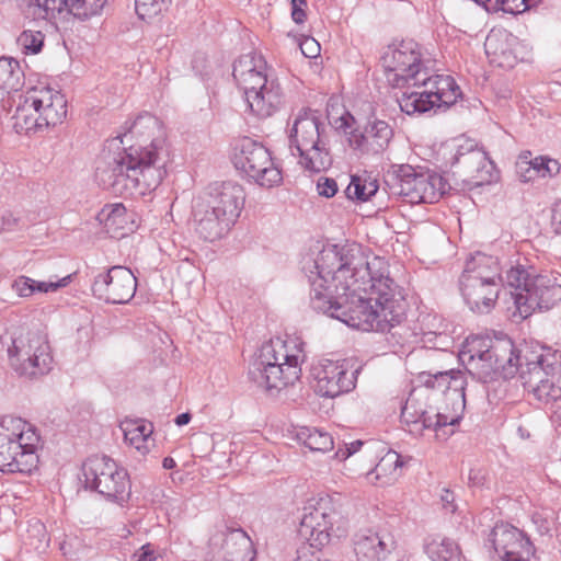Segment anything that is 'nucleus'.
Returning a JSON list of instances; mask_svg holds the SVG:
<instances>
[{"mask_svg":"<svg viewBox=\"0 0 561 561\" xmlns=\"http://www.w3.org/2000/svg\"><path fill=\"white\" fill-rule=\"evenodd\" d=\"M392 194L401 196L410 204L435 203L444 194L445 183L438 174L410 164H401L394 170Z\"/></svg>","mask_w":561,"mask_h":561,"instance_id":"nucleus-13","label":"nucleus"},{"mask_svg":"<svg viewBox=\"0 0 561 561\" xmlns=\"http://www.w3.org/2000/svg\"><path fill=\"white\" fill-rule=\"evenodd\" d=\"M39 435L25 420L12 415L0 419V471L30 473L38 462Z\"/></svg>","mask_w":561,"mask_h":561,"instance_id":"nucleus-7","label":"nucleus"},{"mask_svg":"<svg viewBox=\"0 0 561 561\" xmlns=\"http://www.w3.org/2000/svg\"><path fill=\"white\" fill-rule=\"evenodd\" d=\"M231 159L243 176L260 186L273 187L283 180L282 171L275 164L270 150L249 137L236 144Z\"/></svg>","mask_w":561,"mask_h":561,"instance_id":"nucleus-11","label":"nucleus"},{"mask_svg":"<svg viewBox=\"0 0 561 561\" xmlns=\"http://www.w3.org/2000/svg\"><path fill=\"white\" fill-rule=\"evenodd\" d=\"M301 350L289 353L286 341L277 337L264 343L249 368V378L266 391L295 385L301 376Z\"/></svg>","mask_w":561,"mask_h":561,"instance_id":"nucleus-5","label":"nucleus"},{"mask_svg":"<svg viewBox=\"0 0 561 561\" xmlns=\"http://www.w3.org/2000/svg\"><path fill=\"white\" fill-rule=\"evenodd\" d=\"M359 369H353L347 360L322 359L311 367L312 388L321 397L336 398L355 388Z\"/></svg>","mask_w":561,"mask_h":561,"instance_id":"nucleus-15","label":"nucleus"},{"mask_svg":"<svg viewBox=\"0 0 561 561\" xmlns=\"http://www.w3.org/2000/svg\"><path fill=\"white\" fill-rule=\"evenodd\" d=\"M24 83V75L16 60L0 58V94L19 91Z\"/></svg>","mask_w":561,"mask_h":561,"instance_id":"nucleus-35","label":"nucleus"},{"mask_svg":"<svg viewBox=\"0 0 561 561\" xmlns=\"http://www.w3.org/2000/svg\"><path fill=\"white\" fill-rule=\"evenodd\" d=\"M296 436L311 451L327 453L334 447L331 434L320 428L304 426L297 431Z\"/></svg>","mask_w":561,"mask_h":561,"instance_id":"nucleus-36","label":"nucleus"},{"mask_svg":"<svg viewBox=\"0 0 561 561\" xmlns=\"http://www.w3.org/2000/svg\"><path fill=\"white\" fill-rule=\"evenodd\" d=\"M354 123V117L348 112H345L335 121V128L347 133V129H352Z\"/></svg>","mask_w":561,"mask_h":561,"instance_id":"nucleus-49","label":"nucleus"},{"mask_svg":"<svg viewBox=\"0 0 561 561\" xmlns=\"http://www.w3.org/2000/svg\"><path fill=\"white\" fill-rule=\"evenodd\" d=\"M206 203L213 206L221 216L228 218L232 224L244 204V191L243 187L232 181L222 182L215 184L209 193L205 196H201Z\"/></svg>","mask_w":561,"mask_h":561,"instance_id":"nucleus-21","label":"nucleus"},{"mask_svg":"<svg viewBox=\"0 0 561 561\" xmlns=\"http://www.w3.org/2000/svg\"><path fill=\"white\" fill-rule=\"evenodd\" d=\"M353 454H354V449L350 450L346 448V445H345L344 448L339 447L334 456L339 460H345L348 457H351Z\"/></svg>","mask_w":561,"mask_h":561,"instance_id":"nucleus-55","label":"nucleus"},{"mask_svg":"<svg viewBox=\"0 0 561 561\" xmlns=\"http://www.w3.org/2000/svg\"><path fill=\"white\" fill-rule=\"evenodd\" d=\"M541 0H495L497 9L506 13L517 14L537 5Z\"/></svg>","mask_w":561,"mask_h":561,"instance_id":"nucleus-42","label":"nucleus"},{"mask_svg":"<svg viewBox=\"0 0 561 561\" xmlns=\"http://www.w3.org/2000/svg\"><path fill=\"white\" fill-rule=\"evenodd\" d=\"M11 367L21 376L35 377L50 370L53 357L46 336L39 332H21L8 347Z\"/></svg>","mask_w":561,"mask_h":561,"instance_id":"nucleus-12","label":"nucleus"},{"mask_svg":"<svg viewBox=\"0 0 561 561\" xmlns=\"http://www.w3.org/2000/svg\"><path fill=\"white\" fill-rule=\"evenodd\" d=\"M417 381L425 388L440 391L445 394L446 400L450 401L453 407L447 411L450 415H440L438 423L450 424L454 426L462 419L466 407L465 387L466 378L460 370L446 371H422L417 376Z\"/></svg>","mask_w":561,"mask_h":561,"instance_id":"nucleus-14","label":"nucleus"},{"mask_svg":"<svg viewBox=\"0 0 561 561\" xmlns=\"http://www.w3.org/2000/svg\"><path fill=\"white\" fill-rule=\"evenodd\" d=\"M32 99L30 90L19 95V102L12 115V126L18 134L35 135L46 130L44 123L39 121L41 113L32 103Z\"/></svg>","mask_w":561,"mask_h":561,"instance_id":"nucleus-29","label":"nucleus"},{"mask_svg":"<svg viewBox=\"0 0 561 561\" xmlns=\"http://www.w3.org/2000/svg\"><path fill=\"white\" fill-rule=\"evenodd\" d=\"M489 539L502 561H531L535 557L536 549L529 538L510 524H496Z\"/></svg>","mask_w":561,"mask_h":561,"instance_id":"nucleus-18","label":"nucleus"},{"mask_svg":"<svg viewBox=\"0 0 561 561\" xmlns=\"http://www.w3.org/2000/svg\"><path fill=\"white\" fill-rule=\"evenodd\" d=\"M440 500L444 503V506L447 507L450 512H454L456 506L454 505L455 496L454 493L449 490H444Z\"/></svg>","mask_w":561,"mask_h":561,"instance_id":"nucleus-52","label":"nucleus"},{"mask_svg":"<svg viewBox=\"0 0 561 561\" xmlns=\"http://www.w3.org/2000/svg\"><path fill=\"white\" fill-rule=\"evenodd\" d=\"M401 466L400 456L396 451L389 450L367 476L370 481L380 485L390 484L398 478Z\"/></svg>","mask_w":561,"mask_h":561,"instance_id":"nucleus-34","label":"nucleus"},{"mask_svg":"<svg viewBox=\"0 0 561 561\" xmlns=\"http://www.w3.org/2000/svg\"><path fill=\"white\" fill-rule=\"evenodd\" d=\"M192 416L190 413H181L175 417V424L179 426H183L190 423Z\"/></svg>","mask_w":561,"mask_h":561,"instance_id":"nucleus-57","label":"nucleus"},{"mask_svg":"<svg viewBox=\"0 0 561 561\" xmlns=\"http://www.w3.org/2000/svg\"><path fill=\"white\" fill-rule=\"evenodd\" d=\"M484 46H485L486 54H493V55L499 54V48L496 46V38L494 35H489L486 37Z\"/></svg>","mask_w":561,"mask_h":561,"instance_id":"nucleus-53","label":"nucleus"},{"mask_svg":"<svg viewBox=\"0 0 561 561\" xmlns=\"http://www.w3.org/2000/svg\"><path fill=\"white\" fill-rule=\"evenodd\" d=\"M136 13L141 20L152 19L168 8L167 0H135Z\"/></svg>","mask_w":561,"mask_h":561,"instance_id":"nucleus-40","label":"nucleus"},{"mask_svg":"<svg viewBox=\"0 0 561 561\" xmlns=\"http://www.w3.org/2000/svg\"><path fill=\"white\" fill-rule=\"evenodd\" d=\"M35 279L27 276H19L12 283V289L23 298L31 297L34 295Z\"/></svg>","mask_w":561,"mask_h":561,"instance_id":"nucleus-45","label":"nucleus"},{"mask_svg":"<svg viewBox=\"0 0 561 561\" xmlns=\"http://www.w3.org/2000/svg\"><path fill=\"white\" fill-rule=\"evenodd\" d=\"M71 280V275H67L59 279H49L47 282H37L35 280L34 294L35 293H49L56 291L59 288L66 287Z\"/></svg>","mask_w":561,"mask_h":561,"instance_id":"nucleus-44","label":"nucleus"},{"mask_svg":"<svg viewBox=\"0 0 561 561\" xmlns=\"http://www.w3.org/2000/svg\"><path fill=\"white\" fill-rule=\"evenodd\" d=\"M125 442L133 446L140 455L150 450L149 442L153 433V425L144 420H125L121 424Z\"/></svg>","mask_w":561,"mask_h":561,"instance_id":"nucleus-32","label":"nucleus"},{"mask_svg":"<svg viewBox=\"0 0 561 561\" xmlns=\"http://www.w3.org/2000/svg\"><path fill=\"white\" fill-rule=\"evenodd\" d=\"M192 215L195 231L210 242L220 239L233 225L201 197L195 201Z\"/></svg>","mask_w":561,"mask_h":561,"instance_id":"nucleus-24","label":"nucleus"},{"mask_svg":"<svg viewBox=\"0 0 561 561\" xmlns=\"http://www.w3.org/2000/svg\"><path fill=\"white\" fill-rule=\"evenodd\" d=\"M291 18L295 23L302 24L306 21L307 14L304 8H293Z\"/></svg>","mask_w":561,"mask_h":561,"instance_id":"nucleus-54","label":"nucleus"},{"mask_svg":"<svg viewBox=\"0 0 561 561\" xmlns=\"http://www.w3.org/2000/svg\"><path fill=\"white\" fill-rule=\"evenodd\" d=\"M317 191L320 196L333 197L337 193V183L330 178H320L317 183Z\"/></svg>","mask_w":561,"mask_h":561,"instance_id":"nucleus-46","label":"nucleus"},{"mask_svg":"<svg viewBox=\"0 0 561 561\" xmlns=\"http://www.w3.org/2000/svg\"><path fill=\"white\" fill-rule=\"evenodd\" d=\"M523 355L508 337L492 340L488 336L467 337L459 359L467 370L482 381L499 375L511 378L518 373Z\"/></svg>","mask_w":561,"mask_h":561,"instance_id":"nucleus-4","label":"nucleus"},{"mask_svg":"<svg viewBox=\"0 0 561 561\" xmlns=\"http://www.w3.org/2000/svg\"><path fill=\"white\" fill-rule=\"evenodd\" d=\"M283 103V92L279 83L271 79L264 88L250 94V99L247 102L251 112L259 117L272 116Z\"/></svg>","mask_w":561,"mask_h":561,"instance_id":"nucleus-31","label":"nucleus"},{"mask_svg":"<svg viewBox=\"0 0 561 561\" xmlns=\"http://www.w3.org/2000/svg\"><path fill=\"white\" fill-rule=\"evenodd\" d=\"M137 279L133 272L121 265L99 274L92 284L93 295L107 304H126L135 295Z\"/></svg>","mask_w":561,"mask_h":561,"instance_id":"nucleus-17","label":"nucleus"},{"mask_svg":"<svg viewBox=\"0 0 561 561\" xmlns=\"http://www.w3.org/2000/svg\"><path fill=\"white\" fill-rule=\"evenodd\" d=\"M424 549L432 561H461L458 543L446 537L435 536L428 539Z\"/></svg>","mask_w":561,"mask_h":561,"instance_id":"nucleus-33","label":"nucleus"},{"mask_svg":"<svg viewBox=\"0 0 561 561\" xmlns=\"http://www.w3.org/2000/svg\"><path fill=\"white\" fill-rule=\"evenodd\" d=\"M363 446V442L362 440H355V442H352L351 444H346V448L352 450L354 449V453H356L360 447Z\"/></svg>","mask_w":561,"mask_h":561,"instance_id":"nucleus-59","label":"nucleus"},{"mask_svg":"<svg viewBox=\"0 0 561 561\" xmlns=\"http://www.w3.org/2000/svg\"><path fill=\"white\" fill-rule=\"evenodd\" d=\"M302 55L307 58H316L320 54V45L312 37L304 38L299 44Z\"/></svg>","mask_w":561,"mask_h":561,"instance_id":"nucleus-47","label":"nucleus"},{"mask_svg":"<svg viewBox=\"0 0 561 561\" xmlns=\"http://www.w3.org/2000/svg\"><path fill=\"white\" fill-rule=\"evenodd\" d=\"M552 227L556 234L561 237V201L557 204L552 210Z\"/></svg>","mask_w":561,"mask_h":561,"instance_id":"nucleus-51","label":"nucleus"},{"mask_svg":"<svg viewBox=\"0 0 561 561\" xmlns=\"http://www.w3.org/2000/svg\"><path fill=\"white\" fill-rule=\"evenodd\" d=\"M209 545L214 561H254L255 551L250 537L242 529H226L215 534Z\"/></svg>","mask_w":561,"mask_h":561,"instance_id":"nucleus-19","label":"nucleus"},{"mask_svg":"<svg viewBox=\"0 0 561 561\" xmlns=\"http://www.w3.org/2000/svg\"><path fill=\"white\" fill-rule=\"evenodd\" d=\"M80 481L108 501L123 504L130 496V480L126 469L108 457L88 458L81 468Z\"/></svg>","mask_w":561,"mask_h":561,"instance_id":"nucleus-10","label":"nucleus"},{"mask_svg":"<svg viewBox=\"0 0 561 561\" xmlns=\"http://www.w3.org/2000/svg\"><path fill=\"white\" fill-rule=\"evenodd\" d=\"M425 397L423 390H413L412 393L405 401V404L401 410V419L407 424H422V428H431L438 433L449 424L438 423L440 415H450L445 409H433L422 402V398Z\"/></svg>","mask_w":561,"mask_h":561,"instance_id":"nucleus-25","label":"nucleus"},{"mask_svg":"<svg viewBox=\"0 0 561 561\" xmlns=\"http://www.w3.org/2000/svg\"><path fill=\"white\" fill-rule=\"evenodd\" d=\"M33 96L32 103L41 113V122L46 130L61 124L67 116V100L65 95L48 85L41 84L30 89Z\"/></svg>","mask_w":561,"mask_h":561,"instance_id":"nucleus-22","label":"nucleus"},{"mask_svg":"<svg viewBox=\"0 0 561 561\" xmlns=\"http://www.w3.org/2000/svg\"><path fill=\"white\" fill-rule=\"evenodd\" d=\"M157 559L156 550L152 545L146 543L136 550L133 554L134 561H154Z\"/></svg>","mask_w":561,"mask_h":561,"instance_id":"nucleus-48","label":"nucleus"},{"mask_svg":"<svg viewBox=\"0 0 561 561\" xmlns=\"http://www.w3.org/2000/svg\"><path fill=\"white\" fill-rule=\"evenodd\" d=\"M16 225L18 218L14 217L11 213H7L0 218V232L12 230Z\"/></svg>","mask_w":561,"mask_h":561,"instance_id":"nucleus-50","label":"nucleus"},{"mask_svg":"<svg viewBox=\"0 0 561 561\" xmlns=\"http://www.w3.org/2000/svg\"><path fill=\"white\" fill-rule=\"evenodd\" d=\"M445 149L449 153L446 159L450 167H458L474 184L490 183L493 180L494 163L473 140L454 139Z\"/></svg>","mask_w":561,"mask_h":561,"instance_id":"nucleus-16","label":"nucleus"},{"mask_svg":"<svg viewBox=\"0 0 561 561\" xmlns=\"http://www.w3.org/2000/svg\"><path fill=\"white\" fill-rule=\"evenodd\" d=\"M5 94H0V101L4 100Z\"/></svg>","mask_w":561,"mask_h":561,"instance_id":"nucleus-62","label":"nucleus"},{"mask_svg":"<svg viewBox=\"0 0 561 561\" xmlns=\"http://www.w3.org/2000/svg\"><path fill=\"white\" fill-rule=\"evenodd\" d=\"M27 2L26 14L34 20L50 21L56 19L57 13L60 11L62 0H24Z\"/></svg>","mask_w":561,"mask_h":561,"instance_id":"nucleus-38","label":"nucleus"},{"mask_svg":"<svg viewBox=\"0 0 561 561\" xmlns=\"http://www.w3.org/2000/svg\"><path fill=\"white\" fill-rule=\"evenodd\" d=\"M263 68L262 59L251 54L241 56L234 61L232 76L238 88L243 92L245 102L249 101L250 94L259 92L271 81Z\"/></svg>","mask_w":561,"mask_h":561,"instance_id":"nucleus-23","label":"nucleus"},{"mask_svg":"<svg viewBox=\"0 0 561 561\" xmlns=\"http://www.w3.org/2000/svg\"><path fill=\"white\" fill-rule=\"evenodd\" d=\"M60 11L57 15L62 13L72 14L75 18L84 21L98 14L106 0H62Z\"/></svg>","mask_w":561,"mask_h":561,"instance_id":"nucleus-37","label":"nucleus"},{"mask_svg":"<svg viewBox=\"0 0 561 561\" xmlns=\"http://www.w3.org/2000/svg\"><path fill=\"white\" fill-rule=\"evenodd\" d=\"M478 4H485L486 2H490L491 0H473Z\"/></svg>","mask_w":561,"mask_h":561,"instance_id":"nucleus-61","label":"nucleus"},{"mask_svg":"<svg viewBox=\"0 0 561 561\" xmlns=\"http://www.w3.org/2000/svg\"><path fill=\"white\" fill-rule=\"evenodd\" d=\"M515 167L518 179L524 183L551 179L561 170L558 160L546 156L534 158L530 151H523L518 156Z\"/></svg>","mask_w":561,"mask_h":561,"instance_id":"nucleus-28","label":"nucleus"},{"mask_svg":"<svg viewBox=\"0 0 561 561\" xmlns=\"http://www.w3.org/2000/svg\"><path fill=\"white\" fill-rule=\"evenodd\" d=\"M460 290L466 304L477 313H489L501 290L500 283L459 279Z\"/></svg>","mask_w":561,"mask_h":561,"instance_id":"nucleus-27","label":"nucleus"},{"mask_svg":"<svg viewBox=\"0 0 561 561\" xmlns=\"http://www.w3.org/2000/svg\"><path fill=\"white\" fill-rule=\"evenodd\" d=\"M44 43V35L42 32L24 31L18 37V44L25 54H37L41 51Z\"/></svg>","mask_w":561,"mask_h":561,"instance_id":"nucleus-41","label":"nucleus"},{"mask_svg":"<svg viewBox=\"0 0 561 561\" xmlns=\"http://www.w3.org/2000/svg\"><path fill=\"white\" fill-rule=\"evenodd\" d=\"M394 548V539L389 534L366 529L354 536V551L360 561H387Z\"/></svg>","mask_w":561,"mask_h":561,"instance_id":"nucleus-26","label":"nucleus"},{"mask_svg":"<svg viewBox=\"0 0 561 561\" xmlns=\"http://www.w3.org/2000/svg\"><path fill=\"white\" fill-rule=\"evenodd\" d=\"M383 262L368 261L357 244L324 247L302 257L313 310L362 331L387 332L394 345L410 336L402 325L407 305Z\"/></svg>","mask_w":561,"mask_h":561,"instance_id":"nucleus-1","label":"nucleus"},{"mask_svg":"<svg viewBox=\"0 0 561 561\" xmlns=\"http://www.w3.org/2000/svg\"><path fill=\"white\" fill-rule=\"evenodd\" d=\"M524 387L550 409L561 407V353L526 351L518 369Z\"/></svg>","mask_w":561,"mask_h":561,"instance_id":"nucleus-9","label":"nucleus"},{"mask_svg":"<svg viewBox=\"0 0 561 561\" xmlns=\"http://www.w3.org/2000/svg\"><path fill=\"white\" fill-rule=\"evenodd\" d=\"M393 137L390 125L381 119L369 121L363 130L348 133V145L362 156H376L383 152Z\"/></svg>","mask_w":561,"mask_h":561,"instance_id":"nucleus-20","label":"nucleus"},{"mask_svg":"<svg viewBox=\"0 0 561 561\" xmlns=\"http://www.w3.org/2000/svg\"><path fill=\"white\" fill-rule=\"evenodd\" d=\"M162 467L165 469V470H171L173 468L176 467V462L175 460L172 458V457H165L163 460H162Z\"/></svg>","mask_w":561,"mask_h":561,"instance_id":"nucleus-58","label":"nucleus"},{"mask_svg":"<svg viewBox=\"0 0 561 561\" xmlns=\"http://www.w3.org/2000/svg\"><path fill=\"white\" fill-rule=\"evenodd\" d=\"M533 519H534L535 523H538L539 520L541 522L540 525H539V530H540L541 534H545V533L549 531L550 527H549L547 518H541V516L539 514H535L533 516Z\"/></svg>","mask_w":561,"mask_h":561,"instance_id":"nucleus-56","label":"nucleus"},{"mask_svg":"<svg viewBox=\"0 0 561 561\" xmlns=\"http://www.w3.org/2000/svg\"><path fill=\"white\" fill-rule=\"evenodd\" d=\"M505 280L515 289L511 295L522 319L536 310H549L561 301V283L551 272L537 273L534 267L517 264L506 271Z\"/></svg>","mask_w":561,"mask_h":561,"instance_id":"nucleus-6","label":"nucleus"},{"mask_svg":"<svg viewBox=\"0 0 561 561\" xmlns=\"http://www.w3.org/2000/svg\"><path fill=\"white\" fill-rule=\"evenodd\" d=\"M491 283H505V277L501 276V267L496 257L484 253H476L467 260L460 279Z\"/></svg>","mask_w":561,"mask_h":561,"instance_id":"nucleus-30","label":"nucleus"},{"mask_svg":"<svg viewBox=\"0 0 561 561\" xmlns=\"http://www.w3.org/2000/svg\"><path fill=\"white\" fill-rule=\"evenodd\" d=\"M378 191L376 181L363 179L359 175H352L351 182L345 188V195L348 199L366 202Z\"/></svg>","mask_w":561,"mask_h":561,"instance_id":"nucleus-39","label":"nucleus"},{"mask_svg":"<svg viewBox=\"0 0 561 561\" xmlns=\"http://www.w3.org/2000/svg\"><path fill=\"white\" fill-rule=\"evenodd\" d=\"M101 216L104 218L105 226L110 228L125 221L126 208L123 204L108 205L102 209Z\"/></svg>","mask_w":561,"mask_h":561,"instance_id":"nucleus-43","label":"nucleus"},{"mask_svg":"<svg viewBox=\"0 0 561 561\" xmlns=\"http://www.w3.org/2000/svg\"><path fill=\"white\" fill-rule=\"evenodd\" d=\"M381 65L388 83L393 88H417L404 92L399 99L401 111L408 115L425 113L434 106L451 105L460 95V89L450 76L428 73L423 66L419 45L413 41L388 46L382 54Z\"/></svg>","mask_w":561,"mask_h":561,"instance_id":"nucleus-3","label":"nucleus"},{"mask_svg":"<svg viewBox=\"0 0 561 561\" xmlns=\"http://www.w3.org/2000/svg\"><path fill=\"white\" fill-rule=\"evenodd\" d=\"M290 3H291V9L293 8H302V7L307 5L306 0H291Z\"/></svg>","mask_w":561,"mask_h":561,"instance_id":"nucleus-60","label":"nucleus"},{"mask_svg":"<svg viewBox=\"0 0 561 561\" xmlns=\"http://www.w3.org/2000/svg\"><path fill=\"white\" fill-rule=\"evenodd\" d=\"M161 134L159 119L145 113L139 115L123 135L124 139L139 138L122 152L100 161L95 180L103 188L121 196H144L154 191L167 175L169 150Z\"/></svg>","mask_w":561,"mask_h":561,"instance_id":"nucleus-2","label":"nucleus"},{"mask_svg":"<svg viewBox=\"0 0 561 561\" xmlns=\"http://www.w3.org/2000/svg\"><path fill=\"white\" fill-rule=\"evenodd\" d=\"M291 154L305 171L319 173L332 164V158L324 137V125L317 111L302 108L296 115L289 130Z\"/></svg>","mask_w":561,"mask_h":561,"instance_id":"nucleus-8","label":"nucleus"}]
</instances>
